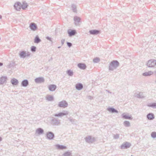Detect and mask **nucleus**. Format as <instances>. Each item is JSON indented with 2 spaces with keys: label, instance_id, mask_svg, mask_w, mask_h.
<instances>
[{
  "label": "nucleus",
  "instance_id": "f257e3e1",
  "mask_svg": "<svg viewBox=\"0 0 156 156\" xmlns=\"http://www.w3.org/2000/svg\"><path fill=\"white\" fill-rule=\"evenodd\" d=\"M119 65V63L117 60H113L110 63L109 70L113 71L116 69Z\"/></svg>",
  "mask_w": 156,
  "mask_h": 156
},
{
  "label": "nucleus",
  "instance_id": "f03ea898",
  "mask_svg": "<svg viewBox=\"0 0 156 156\" xmlns=\"http://www.w3.org/2000/svg\"><path fill=\"white\" fill-rule=\"evenodd\" d=\"M50 123L53 126H58L60 124V120L57 118L52 117L50 121Z\"/></svg>",
  "mask_w": 156,
  "mask_h": 156
},
{
  "label": "nucleus",
  "instance_id": "7ed1b4c3",
  "mask_svg": "<svg viewBox=\"0 0 156 156\" xmlns=\"http://www.w3.org/2000/svg\"><path fill=\"white\" fill-rule=\"evenodd\" d=\"M148 67H153L156 65V60L151 59L147 62V64Z\"/></svg>",
  "mask_w": 156,
  "mask_h": 156
},
{
  "label": "nucleus",
  "instance_id": "20e7f679",
  "mask_svg": "<svg viewBox=\"0 0 156 156\" xmlns=\"http://www.w3.org/2000/svg\"><path fill=\"white\" fill-rule=\"evenodd\" d=\"M19 55L20 58H24L27 56H29L30 55V54L29 52H28L26 53V51H22L20 52Z\"/></svg>",
  "mask_w": 156,
  "mask_h": 156
},
{
  "label": "nucleus",
  "instance_id": "39448f33",
  "mask_svg": "<svg viewBox=\"0 0 156 156\" xmlns=\"http://www.w3.org/2000/svg\"><path fill=\"white\" fill-rule=\"evenodd\" d=\"M131 146V144L128 142H124L121 146L120 148L121 149H127L129 148Z\"/></svg>",
  "mask_w": 156,
  "mask_h": 156
},
{
  "label": "nucleus",
  "instance_id": "423d86ee",
  "mask_svg": "<svg viewBox=\"0 0 156 156\" xmlns=\"http://www.w3.org/2000/svg\"><path fill=\"white\" fill-rule=\"evenodd\" d=\"M69 112L66 111H63L62 112H60L58 114H55L54 115L56 117H61L62 116L68 115Z\"/></svg>",
  "mask_w": 156,
  "mask_h": 156
},
{
  "label": "nucleus",
  "instance_id": "0eeeda50",
  "mask_svg": "<svg viewBox=\"0 0 156 156\" xmlns=\"http://www.w3.org/2000/svg\"><path fill=\"white\" fill-rule=\"evenodd\" d=\"M46 136L47 138L50 140H53L55 136L54 133L51 131L48 132L47 133Z\"/></svg>",
  "mask_w": 156,
  "mask_h": 156
},
{
  "label": "nucleus",
  "instance_id": "6e6552de",
  "mask_svg": "<svg viewBox=\"0 0 156 156\" xmlns=\"http://www.w3.org/2000/svg\"><path fill=\"white\" fill-rule=\"evenodd\" d=\"M68 104L65 101H62L59 102L58 106L59 107L65 108L67 107Z\"/></svg>",
  "mask_w": 156,
  "mask_h": 156
},
{
  "label": "nucleus",
  "instance_id": "1a4fd4ad",
  "mask_svg": "<svg viewBox=\"0 0 156 156\" xmlns=\"http://www.w3.org/2000/svg\"><path fill=\"white\" fill-rule=\"evenodd\" d=\"M85 139L86 142L90 143H93L95 141V139L94 138H92L91 136H88L85 138Z\"/></svg>",
  "mask_w": 156,
  "mask_h": 156
},
{
  "label": "nucleus",
  "instance_id": "9d476101",
  "mask_svg": "<svg viewBox=\"0 0 156 156\" xmlns=\"http://www.w3.org/2000/svg\"><path fill=\"white\" fill-rule=\"evenodd\" d=\"M35 82L37 83H44V79L43 77H40L35 78Z\"/></svg>",
  "mask_w": 156,
  "mask_h": 156
},
{
  "label": "nucleus",
  "instance_id": "9b49d317",
  "mask_svg": "<svg viewBox=\"0 0 156 156\" xmlns=\"http://www.w3.org/2000/svg\"><path fill=\"white\" fill-rule=\"evenodd\" d=\"M21 3L19 2H17L15 3L14 6V8L18 11H19L21 8Z\"/></svg>",
  "mask_w": 156,
  "mask_h": 156
},
{
  "label": "nucleus",
  "instance_id": "f8f14e48",
  "mask_svg": "<svg viewBox=\"0 0 156 156\" xmlns=\"http://www.w3.org/2000/svg\"><path fill=\"white\" fill-rule=\"evenodd\" d=\"M48 88L50 91H54L56 89L57 86L55 84H50L48 85Z\"/></svg>",
  "mask_w": 156,
  "mask_h": 156
},
{
  "label": "nucleus",
  "instance_id": "ddd939ff",
  "mask_svg": "<svg viewBox=\"0 0 156 156\" xmlns=\"http://www.w3.org/2000/svg\"><path fill=\"white\" fill-rule=\"evenodd\" d=\"M100 30H93L89 31L90 34L93 35H97L100 33Z\"/></svg>",
  "mask_w": 156,
  "mask_h": 156
},
{
  "label": "nucleus",
  "instance_id": "4468645a",
  "mask_svg": "<svg viewBox=\"0 0 156 156\" xmlns=\"http://www.w3.org/2000/svg\"><path fill=\"white\" fill-rule=\"evenodd\" d=\"M81 18L77 16H75L74 17V20L75 21V24L77 26L79 25V22L81 20Z\"/></svg>",
  "mask_w": 156,
  "mask_h": 156
},
{
  "label": "nucleus",
  "instance_id": "2eb2a0df",
  "mask_svg": "<svg viewBox=\"0 0 156 156\" xmlns=\"http://www.w3.org/2000/svg\"><path fill=\"white\" fill-rule=\"evenodd\" d=\"M68 33L69 36H72L75 35L76 33V31L75 30H72L69 29L67 31Z\"/></svg>",
  "mask_w": 156,
  "mask_h": 156
},
{
  "label": "nucleus",
  "instance_id": "dca6fc26",
  "mask_svg": "<svg viewBox=\"0 0 156 156\" xmlns=\"http://www.w3.org/2000/svg\"><path fill=\"white\" fill-rule=\"evenodd\" d=\"M122 117L124 119L132 120L133 118L131 115H128L127 114L123 113L122 115Z\"/></svg>",
  "mask_w": 156,
  "mask_h": 156
},
{
  "label": "nucleus",
  "instance_id": "f3484780",
  "mask_svg": "<svg viewBox=\"0 0 156 156\" xmlns=\"http://www.w3.org/2000/svg\"><path fill=\"white\" fill-rule=\"evenodd\" d=\"M147 118L149 120H153L155 118L154 114L152 113H150L147 115Z\"/></svg>",
  "mask_w": 156,
  "mask_h": 156
},
{
  "label": "nucleus",
  "instance_id": "a211bd4d",
  "mask_svg": "<svg viewBox=\"0 0 156 156\" xmlns=\"http://www.w3.org/2000/svg\"><path fill=\"white\" fill-rule=\"evenodd\" d=\"M29 27L32 30L35 31L37 28L36 25L34 23H31Z\"/></svg>",
  "mask_w": 156,
  "mask_h": 156
},
{
  "label": "nucleus",
  "instance_id": "6ab92c4d",
  "mask_svg": "<svg viewBox=\"0 0 156 156\" xmlns=\"http://www.w3.org/2000/svg\"><path fill=\"white\" fill-rule=\"evenodd\" d=\"M107 110L109 112L112 113H118V111L116 110L115 108L111 107H109L107 108Z\"/></svg>",
  "mask_w": 156,
  "mask_h": 156
},
{
  "label": "nucleus",
  "instance_id": "aec40b11",
  "mask_svg": "<svg viewBox=\"0 0 156 156\" xmlns=\"http://www.w3.org/2000/svg\"><path fill=\"white\" fill-rule=\"evenodd\" d=\"M7 77L6 76H2L0 78V84H3L6 82Z\"/></svg>",
  "mask_w": 156,
  "mask_h": 156
},
{
  "label": "nucleus",
  "instance_id": "412c9836",
  "mask_svg": "<svg viewBox=\"0 0 156 156\" xmlns=\"http://www.w3.org/2000/svg\"><path fill=\"white\" fill-rule=\"evenodd\" d=\"M28 84V81L27 79L23 80L22 81L21 83V86L25 87H27Z\"/></svg>",
  "mask_w": 156,
  "mask_h": 156
},
{
  "label": "nucleus",
  "instance_id": "4be33fe9",
  "mask_svg": "<svg viewBox=\"0 0 156 156\" xmlns=\"http://www.w3.org/2000/svg\"><path fill=\"white\" fill-rule=\"evenodd\" d=\"M78 67L82 69H86L87 66L85 63H79L77 65Z\"/></svg>",
  "mask_w": 156,
  "mask_h": 156
},
{
  "label": "nucleus",
  "instance_id": "5701e85b",
  "mask_svg": "<svg viewBox=\"0 0 156 156\" xmlns=\"http://www.w3.org/2000/svg\"><path fill=\"white\" fill-rule=\"evenodd\" d=\"M135 97L138 98H142L145 97V96L144 95L143 92H140L138 94L135 95Z\"/></svg>",
  "mask_w": 156,
  "mask_h": 156
},
{
  "label": "nucleus",
  "instance_id": "b1692460",
  "mask_svg": "<svg viewBox=\"0 0 156 156\" xmlns=\"http://www.w3.org/2000/svg\"><path fill=\"white\" fill-rule=\"evenodd\" d=\"M55 146L59 150H63L67 148L66 146L59 144L56 145Z\"/></svg>",
  "mask_w": 156,
  "mask_h": 156
},
{
  "label": "nucleus",
  "instance_id": "393cba45",
  "mask_svg": "<svg viewBox=\"0 0 156 156\" xmlns=\"http://www.w3.org/2000/svg\"><path fill=\"white\" fill-rule=\"evenodd\" d=\"M76 88L78 90H81L83 88V85L80 83H78L76 85Z\"/></svg>",
  "mask_w": 156,
  "mask_h": 156
},
{
  "label": "nucleus",
  "instance_id": "a878e982",
  "mask_svg": "<svg viewBox=\"0 0 156 156\" xmlns=\"http://www.w3.org/2000/svg\"><path fill=\"white\" fill-rule=\"evenodd\" d=\"M11 82L13 85H17L19 83L18 80L15 78L12 79Z\"/></svg>",
  "mask_w": 156,
  "mask_h": 156
},
{
  "label": "nucleus",
  "instance_id": "bb28decb",
  "mask_svg": "<svg viewBox=\"0 0 156 156\" xmlns=\"http://www.w3.org/2000/svg\"><path fill=\"white\" fill-rule=\"evenodd\" d=\"M46 98L48 101H52L54 100V97L49 95H47Z\"/></svg>",
  "mask_w": 156,
  "mask_h": 156
},
{
  "label": "nucleus",
  "instance_id": "cd10ccee",
  "mask_svg": "<svg viewBox=\"0 0 156 156\" xmlns=\"http://www.w3.org/2000/svg\"><path fill=\"white\" fill-rule=\"evenodd\" d=\"M36 133L39 135H41L44 133V130L40 128H38L36 131Z\"/></svg>",
  "mask_w": 156,
  "mask_h": 156
},
{
  "label": "nucleus",
  "instance_id": "c85d7f7f",
  "mask_svg": "<svg viewBox=\"0 0 156 156\" xmlns=\"http://www.w3.org/2000/svg\"><path fill=\"white\" fill-rule=\"evenodd\" d=\"M153 73V72L150 71L148 72H145L143 73V75L144 76H150Z\"/></svg>",
  "mask_w": 156,
  "mask_h": 156
},
{
  "label": "nucleus",
  "instance_id": "c756f323",
  "mask_svg": "<svg viewBox=\"0 0 156 156\" xmlns=\"http://www.w3.org/2000/svg\"><path fill=\"white\" fill-rule=\"evenodd\" d=\"M71 7L73 11L74 12H77L76 7L75 5L74 4H72L71 5Z\"/></svg>",
  "mask_w": 156,
  "mask_h": 156
},
{
  "label": "nucleus",
  "instance_id": "7c9ffc66",
  "mask_svg": "<svg viewBox=\"0 0 156 156\" xmlns=\"http://www.w3.org/2000/svg\"><path fill=\"white\" fill-rule=\"evenodd\" d=\"M28 5L27 3L23 2V4L21 5V7L23 9H25L27 7Z\"/></svg>",
  "mask_w": 156,
  "mask_h": 156
},
{
  "label": "nucleus",
  "instance_id": "2f4dec72",
  "mask_svg": "<svg viewBox=\"0 0 156 156\" xmlns=\"http://www.w3.org/2000/svg\"><path fill=\"white\" fill-rule=\"evenodd\" d=\"M67 73L70 76H72L73 74V72L71 70H68L67 71Z\"/></svg>",
  "mask_w": 156,
  "mask_h": 156
},
{
  "label": "nucleus",
  "instance_id": "473e14b6",
  "mask_svg": "<svg viewBox=\"0 0 156 156\" xmlns=\"http://www.w3.org/2000/svg\"><path fill=\"white\" fill-rule=\"evenodd\" d=\"M123 124L126 127H129L130 126L129 122L127 121H125L123 122Z\"/></svg>",
  "mask_w": 156,
  "mask_h": 156
},
{
  "label": "nucleus",
  "instance_id": "72a5a7b5",
  "mask_svg": "<svg viewBox=\"0 0 156 156\" xmlns=\"http://www.w3.org/2000/svg\"><path fill=\"white\" fill-rule=\"evenodd\" d=\"M63 156H72V153L70 152L66 151L63 154Z\"/></svg>",
  "mask_w": 156,
  "mask_h": 156
},
{
  "label": "nucleus",
  "instance_id": "f704fd0d",
  "mask_svg": "<svg viewBox=\"0 0 156 156\" xmlns=\"http://www.w3.org/2000/svg\"><path fill=\"white\" fill-rule=\"evenodd\" d=\"M100 61V59L98 57L95 58L93 59V62L94 63H98Z\"/></svg>",
  "mask_w": 156,
  "mask_h": 156
},
{
  "label": "nucleus",
  "instance_id": "c9c22d12",
  "mask_svg": "<svg viewBox=\"0 0 156 156\" xmlns=\"http://www.w3.org/2000/svg\"><path fill=\"white\" fill-rule=\"evenodd\" d=\"M31 51L32 52H35L36 50V47L34 46H32L30 48Z\"/></svg>",
  "mask_w": 156,
  "mask_h": 156
},
{
  "label": "nucleus",
  "instance_id": "e433bc0d",
  "mask_svg": "<svg viewBox=\"0 0 156 156\" xmlns=\"http://www.w3.org/2000/svg\"><path fill=\"white\" fill-rule=\"evenodd\" d=\"M148 106L149 107H151L154 108H156V103H153L152 104H151Z\"/></svg>",
  "mask_w": 156,
  "mask_h": 156
},
{
  "label": "nucleus",
  "instance_id": "4c0bfd02",
  "mask_svg": "<svg viewBox=\"0 0 156 156\" xmlns=\"http://www.w3.org/2000/svg\"><path fill=\"white\" fill-rule=\"evenodd\" d=\"M151 136V137L153 138H156V132H152Z\"/></svg>",
  "mask_w": 156,
  "mask_h": 156
},
{
  "label": "nucleus",
  "instance_id": "58836bf2",
  "mask_svg": "<svg viewBox=\"0 0 156 156\" xmlns=\"http://www.w3.org/2000/svg\"><path fill=\"white\" fill-rule=\"evenodd\" d=\"M14 63L12 62H10L9 65L8 66V67L10 68L11 67L14 66Z\"/></svg>",
  "mask_w": 156,
  "mask_h": 156
},
{
  "label": "nucleus",
  "instance_id": "ea45409f",
  "mask_svg": "<svg viewBox=\"0 0 156 156\" xmlns=\"http://www.w3.org/2000/svg\"><path fill=\"white\" fill-rule=\"evenodd\" d=\"M119 138V134H116L114 136V138L115 139H117Z\"/></svg>",
  "mask_w": 156,
  "mask_h": 156
},
{
  "label": "nucleus",
  "instance_id": "a19ab883",
  "mask_svg": "<svg viewBox=\"0 0 156 156\" xmlns=\"http://www.w3.org/2000/svg\"><path fill=\"white\" fill-rule=\"evenodd\" d=\"M41 41V40H34V42L35 43L38 44Z\"/></svg>",
  "mask_w": 156,
  "mask_h": 156
},
{
  "label": "nucleus",
  "instance_id": "79ce46f5",
  "mask_svg": "<svg viewBox=\"0 0 156 156\" xmlns=\"http://www.w3.org/2000/svg\"><path fill=\"white\" fill-rule=\"evenodd\" d=\"M67 46L69 47H71L72 46V43L68 42H67Z\"/></svg>",
  "mask_w": 156,
  "mask_h": 156
},
{
  "label": "nucleus",
  "instance_id": "37998d69",
  "mask_svg": "<svg viewBox=\"0 0 156 156\" xmlns=\"http://www.w3.org/2000/svg\"><path fill=\"white\" fill-rule=\"evenodd\" d=\"M69 119L70 121V122H71L73 123L74 122V121H75L74 120H73V119H71L69 118Z\"/></svg>",
  "mask_w": 156,
  "mask_h": 156
},
{
  "label": "nucleus",
  "instance_id": "c03bdc74",
  "mask_svg": "<svg viewBox=\"0 0 156 156\" xmlns=\"http://www.w3.org/2000/svg\"><path fill=\"white\" fill-rule=\"evenodd\" d=\"M88 98L89 99L91 100V99H93V97H92L91 96H88Z\"/></svg>",
  "mask_w": 156,
  "mask_h": 156
},
{
  "label": "nucleus",
  "instance_id": "a18cd8bd",
  "mask_svg": "<svg viewBox=\"0 0 156 156\" xmlns=\"http://www.w3.org/2000/svg\"><path fill=\"white\" fill-rule=\"evenodd\" d=\"M65 40H62L61 41V43L62 44V45H63L64 43Z\"/></svg>",
  "mask_w": 156,
  "mask_h": 156
},
{
  "label": "nucleus",
  "instance_id": "49530a36",
  "mask_svg": "<svg viewBox=\"0 0 156 156\" xmlns=\"http://www.w3.org/2000/svg\"><path fill=\"white\" fill-rule=\"evenodd\" d=\"M34 39H40L39 36L38 35H37L35 37Z\"/></svg>",
  "mask_w": 156,
  "mask_h": 156
},
{
  "label": "nucleus",
  "instance_id": "de8ad7c7",
  "mask_svg": "<svg viewBox=\"0 0 156 156\" xmlns=\"http://www.w3.org/2000/svg\"><path fill=\"white\" fill-rule=\"evenodd\" d=\"M106 91L107 92H108V93H110V94L112 93V92H111L110 91L108 90H106Z\"/></svg>",
  "mask_w": 156,
  "mask_h": 156
},
{
  "label": "nucleus",
  "instance_id": "09e8293b",
  "mask_svg": "<svg viewBox=\"0 0 156 156\" xmlns=\"http://www.w3.org/2000/svg\"><path fill=\"white\" fill-rule=\"evenodd\" d=\"M46 39H51V38H50V37L48 36V37H46Z\"/></svg>",
  "mask_w": 156,
  "mask_h": 156
},
{
  "label": "nucleus",
  "instance_id": "8fccbe9b",
  "mask_svg": "<svg viewBox=\"0 0 156 156\" xmlns=\"http://www.w3.org/2000/svg\"><path fill=\"white\" fill-rule=\"evenodd\" d=\"M3 65V63L2 62H0V66H2Z\"/></svg>",
  "mask_w": 156,
  "mask_h": 156
},
{
  "label": "nucleus",
  "instance_id": "3c124183",
  "mask_svg": "<svg viewBox=\"0 0 156 156\" xmlns=\"http://www.w3.org/2000/svg\"><path fill=\"white\" fill-rule=\"evenodd\" d=\"M2 140V138L1 137H0V142Z\"/></svg>",
  "mask_w": 156,
  "mask_h": 156
},
{
  "label": "nucleus",
  "instance_id": "603ef678",
  "mask_svg": "<svg viewBox=\"0 0 156 156\" xmlns=\"http://www.w3.org/2000/svg\"><path fill=\"white\" fill-rule=\"evenodd\" d=\"M2 18V16L0 15V19H1Z\"/></svg>",
  "mask_w": 156,
  "mask_h": 156
},
{
  "label": "nucleus",
  "instance_id": "864d4df0",
  "mask_svg": "<svg viewBox=\"0 0 156 156\" xmlns=\"http://www.w3.org/2000/svg\"><path fill=\"white\" fill-rule=\"evenodd\" d=\"M61 46H58V48H61Z\"/></svg>",
  "mask_w": 156,
  "mask_h": 156
},
{
  "label": "nucleus",
  "instance_id": "5fc2aeb1",
  "mask_svg": "<svg viewBox=\"0 0 156 156\" xmlns=\"http://www.w3.org/2000/svg\"><path fill=\"white\" fill-rule=\"evenodd\" d=\"M49 40L50 41H51V40L50 39V40Z\"/></svg>",
  "mask_w": 156,
  "mask_h": 156
}]
</instances>
